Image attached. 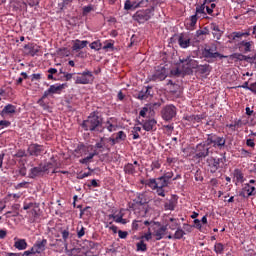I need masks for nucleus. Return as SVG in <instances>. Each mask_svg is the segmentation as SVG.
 Returning a JSON list of instances; mask_svg holds the SVG:
<instances>
[{
  "label": "nucleus",
  "mask_w": 256,
  "mask_h": 256,
  "mask_svg": "<svg viewBox=\"0 0 256 256\" xmlns=\"http://www.w3.org/2000/svg\"><path fill=\"white\" fill-rule=\"evenodd\" d=\"M84 131H95L96 133H103V117L99 112H92L86 120L82 123Z\"/></svg>",
  "instance_id": "nucleus-1"
},
{
  "label": "nucleus",
  "mask_w": 256,
  "mask_h": 256,
  "mask_svg": "<svg viewBox=\"0 0 256 256\" xmlns=\"http://www.w3.org/2000/svg\"><path fill=\"white\" fill-rule=\"evenodd\" d=\"M151 201V196L148 193H138L136 198L134 199V203L132 204V208L134 211L139 209L140 217H145L147 213H149V202Z\"/></svg>",
  "instance_id": "nucleus-2"
},
{
  "label": "nucleus",
  "mask_w": 256,
  "mask_h": 256,
  "mask_svg": "<svg viewBox=\"0 0 256 256\" xmlns=\"http://www.w3.org/2000/svg\"><path fill=\"white\" fill-rule=\"evenodd\" d=\"M227 161V157H225V153L222 154V158H215L213 156L208 157L206 159L205 165L211 173H217L219 169H223V165Z\"/></svg>",
  "instance_id": "nucleus-3"
},
{
  "label": "nucleus",
  "mask_w": 256,
  "mask_h": 256,
  "mask_svg": "<svg viewBox=\"0 0 256 256\" xmlns=\"http://www.w3.org/2000/svg\"><path fill=\"white\" fill-rule=\"evenodd\" d=\"M76 85H93L95 81V75L89 69H85L83 72H79L73 77Z\"/></svg>",
  "instance_id": "nucleus-4"
},
{
  "label": "nucleus",
  "mask_w": 256,
  "mask_h": 256,
  "mask_svg": "<svg viewBox=\"0 0 256 256\" xmlns=\"http://www.w3.org/2000/svg\"><path fill=\"white\" fill-rule=\"evenodd\" d=\"M206 141L208 145H212L214 149H219V151H223L227 147V139L217 134H208Z\"/></svg>",
  "instance_id": "nucleus-5"
},
{
  "label": "nucleus",
  "mask_w": 256,
  "mask_h": 256,
  "mask_svg": "<svg viewBox=\"0 0 256 256\" xmlns=\"http://www.w3.org/2000/svg\"><path fill=\"white\" fill-rule=\"evenodd\" d=\"M144 185L152 189V191H155L157 187H169V181L165 179V177L161 176L158 178H150L148 180H145Z\"/></svg>",
  "instance_id": "nucleus-6"
},
{
  "label": "nucleus",
  "mask_w": 256,
  "mask_h": 256,
  "mask_svg": "<svg viewBox=\"0 0 256 256\" xmlns=\"http://www.w3.org/2000/svg\"><path fill=\"white\" fill-rule=\"evenodd\" d=\"M155 11V7L148 8L146 10H138L134 15L133 19L134 21H137V23H145L153 17V13Z\"/></svg>",
  "instance_id": "nucleus-7"
},
{
  "label": "nucleus",
  "mask_w": 256,
  "mask_h": 256,
  "mask_svg": "<svg viewBox=\"0 0 256 256\" xmlns=\"http://www.w3.org/2000/svg\"><path fill=\"white\" fill-rule=\"evenodd\" d=\"M209 145L210 144L207 143V140L197 144L195 148V159L203 161V159L209 157V154L211 153V151H209Z\"/></svg>",
  "instance_id": "nucleus-8"
},
{
  "label": "nucleus",
  "mask_w": 256,
  "mask_h": 256,
  "mask_svg": "<svg viewBox=\"0 0 256 256\" xmlns=\"http://www.w3.org/2000/svg\"><path fill=\"white\" fill-rule=\"evenodd\" d=\"M53 167V163L47 162L45 164H40L39 166L33 167L30 169V172L28 174V177L30 179H36V177H39L42 173H47L49 169Z\"/></svg>",
  "instance_id": "nucleus-9"
},
{
  "label": "nucleus",
  "mask_w": 256,
  "mask_h": 256,
  "mask_svg": "<svg viewBox=\"0 0 256 256\" xmlns=\"http://www.w3.org/2000/svg\"><path fill=\"white\" fill-rule=\"evenodd\" d=\"M47 247V239L37 240L30 250L24 252V255H40Z\"/></svg>",
  "instance_id": "nucleus-10"
},
{
  "label": "nucleus",
  "mask_w": 256,
  "mask_h": 256,
  "mask_svg": "<svg viewBox=\"0 0 256 256\" xmlns=\"http://www.w3.org/2000/svg\"><path fill=\"white\" fill-rule=\"evenodd\" d=\"M161 115L164 121H172L177 116V107L173 104H168L162 108Z\"/></svg>",
  "instance_id": "nucleus-11"
},
{
  "label": "nucleus",
  "mask_w": 256,
  "mask_h": 256,
  "mask_svg": "<svg viewBox=\"0 0 256 256\" xmlns=\"http://www.w3.org/2000/svg\"><path fill=\"white\" fill-rule=\"evenodd\" d=\"M204 59H227L226 55L217 52V46L207 47L202 52Z\"/></svg>",
  "instance_id": "nucleus-12"
},
{
  "label": "nucleus",
  "mask_w": 256,
  "mask_h": 256,
  "mask_svg": "<svg viewBox=\"0 0 256 256\" xmlns=\"http://www.w3.org/2000/svg\"><path fill=\"white\" fill-rule=\"evenodd\" d=\"M153 236L156 237V241H161L167 235V226H161L159 223H153L151 225Z\"/></svg>",
  "instance_id": "nucleus-13"
},
{
  "label": "nucleus",
  "mask_w": 256,
  "mask_h": 256,
  "mask_svg": "<svg viewBox=\"0 0 256 256\" xmlns=\"http://www.w3.org/2000/svg\"><path fill=\"white\" fill-rule=\"evenodd\" d=\"M67 87V84H54L51 85L46 91H44L43 99H47L49 95H61L63 89Z\"/></svg>",
  "instance_id": "nucleus-14"
},
{
  "label": "nucleus",
  "mask_w": 256,
  "mask_h": 256,
  "mask_svg": "<svg viewBox=\"0 0 256 256\" xmlns=\"http://www.w3.org/2000/svg\"><path fill=\"white\" fill-rule=\"evenodd\" d=\"M27 152L31 157H39L45 153V146L40 144H30L28 146Z\"/></svg>",
  "instance_id": "nucleus-15"
},
{
  "label": "nucleus",
  "mask_w": 256,
  "mask_h": 256,
  "mask_svg": "<svg viewBox=\"0 0 256 256\" xmlns=\"http://www.w3.org/2000/svg\"><path fill=\"white\" fill-rule=\"evenodd\" d=\"M167 79V70L160 68L154 71V73L148 76V81H165Z\"/></svg>",
  "instance_id": "nucleus-16"
},
{
  "label": "nucleus",
  "mask_w": 256,
  "mask_h": 256,
  "mask_svg": "<svg viewBox=\"0 0 256 256\" xmlns=\"http://www.w3.org/2000/svg\"><path fill=\"white\" fill-rule=\"evenodd\" d=\"M238 49L241 53H251L255 49V42L253 40H242L238 43Z\"/></svg>",
  "instance_id": "nucleus-17"
},
{
  "label": "nucleus",
  "mask_w": 256,
  "mask_h": 256,
  "mask_svg": "<svg viewBox=\"0 0 256 256\" xmlns=\"http://www.w3.org/2000/svg\"><path fill=\"white\" fill-rule=\"evenodd\" d=\"M138 125H142L144 131H157V120L153 118L142 122L138 121Z\"/></svg>",
  "instance_id": "nucleus-18"
},
{
  "label": "nucleus",
  "mask_w": 256,
  "mask_h": 256,
  "mask_svg": "<svg viewBox=\"0 0 256 256\" xmlns=\"http://www.w3.org/2000/svg\"><path fill=\"white\" fill-rule=\"evenodd\" d=\"M90 151L92 152H88L87 156L79 160L80 165H89L90 163H93L94 157H97V155H99V152L93 149V146H90Z\"/></svg>",
  "instance_id": "nucleus-19"
},
{
  "label": "nucleus",
  "mask_w": 256,
  "mask_h": 256,
  "mask_svg": "<svg viewBox=\"0 0 256 256\" xmlns=\"http://www.w3.org/2000/svg\"><path fill=\"white\" fill-rule=\"evenodd\" d=\"M15 113H17V106L13 104H7L0 112V117L5 119V117H7L8 115H15Z\"/></svg>",
  "instance_id": "nucleus-20"
},
{
  "label": "nucleus",
  "mask_w": 256,
  "mask_h": 256,
  "mask_svg": "<svg viewBox=\"0 0 256 256\" xmlns=\"http://www.w3.org/2000/svg\"><path fill=\"white\" fill-rule=\"evenodd\" d=\"M91 147L85 146L84 144H79L74 150L75 157H85L89 155Z\"/></svg>",
  "instance_id": "nucleus-21"
},
{
  "label": "nucleus",
  "mask_w": 256,
  "mask_h": 256,
  "mask_svg": "<svg viewBox=\"0 0 256 256\" xmlns=\"http://www.w3.org/2000/svg\"><path fill=\"white\" fill-rule=\"evenodd\" d=\"M180 61L187 66V69H197V67H199V62H197V60L193 59L191 56H187Z\"/></svg>",
  "instance_id": "nucleus-22"
},
{
  "label": "nucleus",
  "mask_w": 256,
  "mask_h": 256,
  "mask_svg": "<svg viewBox=\"0 0 256 256\" xmlns=\"http://www.w3.org/2000/svg\"><path fill=\"white\" fill-rule=\"evenodd\" d=\"M216 7H217L216 3L206 4L207 15H211V17H219L220 13H219V10L216 9Z\"/></svg>",
  "instance_id": "nucleus-23"
},
{
  "label": "nucleus",
  "mask_w": 256,
  "mask_h": 256,
  "mask_svg": "<svg viewBox=\"0 0 256 256\" xmlns=\"http://www.w3.org/2000/svg\"><path fill=\"white\" fill-rule=\"evenodd\" d=\"M39 211H41V209L39 208V204L37 203L30 210V215H31V217L29 219L30 223H35L37 221V219H39Z\"/></svg>",
  "instance_id": "nucleus-24"
},
{
  "label": "nucleus",
  "mask_w": 256,
  "mask_h": 256,
  "mask_svg": "<svg viewBox=\"0 0 256 256\" xmlns=\"http://www.w3.org/2000/svg\"><path fill=\"white\" fill-rule=\"evenodd\" d=\"M205 9H207V4L203 0V3L201 5L196 6L195 15L202 17V19H209V17L207 16V13L205 12Z\"/></svg>",
  "instance_id": "nucleus-25"
},
{
  "label": "nucleus",
  "mask_w": 256,
  "mask_h": 256,
  "mask_svg": "<svg viewBox=\"0 0 256 256\" xmlns=\"http://www.w3.org/2000/svg\"><path fill=\"white\" fill-rule=\"evenodd\" d=\"M210 29L213 31L212 34L214 39H216L217 41H219L221 37H223V31L219 29V25L212 23L210 25Z\"/></svg>",
  "instance_id": "nucleus-26"
},
{
  "label": "nucleus",
  "mask_w": 256,
  "mask_h": 256,
  "mask_svg": "<svg viewBox=\"0 0 256 256\" xmlns=\"http://www.w3.org/2000/svg\"><path fill=\"white\" fill-rule=\"evenodd\" d=\"M87 45H89V41L76 39L72 46V50L79 51L81 49H85V47H87Z\"/></svg>",
  "instance_id": "nucleus-27"
},
{
  "label": "nucleus",
  "mask_w": 256,
  "mask_h": 256,
  "mask_svg": "<svg viewBox=\"0 0 256 256\" xmlns=\"http://www.w3.org/2000/svg\"><path fill=\"white\" fill-rule=\"evenodd\" d=\"M178 45L181 49H187L191 46V39L189 37H184V35L181 34L178 38Z\"/></svg>",
  "instance_id": "nucleus-28"
},
{
  "label": "nucleus",
  "mask_w": 256,
  "mask_h": 256,
  "mask_svg": "<svg viewBox=\"0 0 256 256\" xmlns=\"http://www.w3.org/2000/svg\"><path fill=\"white\" fill-rule=\"evenodd\" d=\"M149 97H151V86L144 87L138 93V99H140V101H145V99H149Z\"/></svg>",
  "instance_id": "nucleus-29"
},
{
  "label": "nucleus",
  "mask_w": 256,
  "mask_h": 256,
  "mask_svg": "<svg viewBox=\"0 0 256 256\" xmlns=\"http://www.w3.org/2000/svg\"><path fill=\"white\" fill-rule=\"evenodd\" d=\"M14 247L18 249V251H25V249H27V240L15 238Z\"/></svg>",
  "instance_id": "nucleus-30"
},
{
  "label": "nucleus",
  "mask_w": 256,
  "mask_h": 256,
  "mask_svg": "<svg viewBox=\"0 0 256 256\" xmlns=\"http://www.w3.org/2000/svg\"><path fill=\"white\" fill-rule=\"evenodd\" d=\"M234 179L236 183H244L245 182V176L243 175V172L241 169L236 168L233 172Z\"/></svg>",
  "instance_id": "nucleus-31"
},
{
  "label": "nucleus",
  "mask_w": 256,
  "mask_h": 256,
  "mask_svg": "<svg viewBox=\"0 0 256 256\" xmlns=\"http://www.w3.org/2000/svg\"><path fill=\"white\" fill-rule=\"evenodd\" d=\"M196 69L201 75H209L211 73V66L209 64L198 65Z\"/></svg>",
  "instance_id": "nucleus-32"
},
{
  "label": "nucleus",
  "mask_w": 256,
  "mask_h": 256,
  "mask_svg": "<svg viewBox=\"0 0 256 256\" xmlns=\"http://www.w3.org/2000/svg\"><path fill=\"white\" fill-rule=\"evenodd\" d=\"M112 121H113V118H109L105 122V126L103 128V129H107V131H109V133H113V131H117V126L114 125V123Z\"/></svg>",
  "instance_id": "nucleus-33"
},
{
  "label": "nucleus",
  "mask_w": 256,
  "mask_h": 256,
  "mask_svg": "<svg viewBox=\"0 0 256 256\" xmlns=\"http://www.w3.org/2000/svg\"><path fill=\"white\" fill-rule=\"evenodd\" d=\"M124 173H126V175H135L137 171L132 163H128L124 166Z\"/></svg>",
  "instance_id": "nucleus-34"
},
{
  "label": "nucleus",
  "mask_w": 256,
  "mask_h": 256,
  "mask_svg": "<svg viewBox=\"0 0 256 256\" xmlns=\"http://www.w3.org/2000/svg\"><path fill=\"white\" fill-rule=\"evenodd\" d=\"M24 49H28L29 55H31V57H35V55L39 53V48L37 46L25 45Z\"/></svg>",
  "instance_id": "nucleus-35"
},
{
  "label": "nucleus",
  "mask_w": 256,
  "mask_h": 256,
  "mask_svg": "<svg viewBox=\"0 0 256 256\" xmlns=\"http://www.w3.org/2000/svg\"><path fill=\"white\" fill-rule=\"evenodd\" d=\"M90 49H93L94 51H101L103 49V44L101 43V40H96L92 42L89 45Z\"/></svg>",
  "instance_id": "nucleus-36"
},
{
  "label": "nucleus",
  "mask_w": 256,
  "mask_h": 256,
  "mask_svg": "<svg viewBox=\"0 0 256 256\" xmlns=\"http://www.w3.org/2000/svg\"><path fill=\"white\" fill-rule=\"evenodd\" d=\"M60 233L62 235L63 242L65 245H67V241H69V237H71V233L69 232V229H61Z\"/></svg>",
  "instance_id": "nucleus-37"
},
{
  "label": "nucleus",
  "mask_w": 256,
  "mask_h": 256,
  "mask_svg": "<svg viewBox=\"0 0 256 256\" xmlns=\"http://www.w3.org/2000/svg\"><path fill=\"white\" fill-rule=\"evenodd\" d=\"M214 251L217 255H223L225 251V245H223V243H216L214 245Z\"/></svg>",
  "instance_id": "nucleus-38"
},
{
  "label": "nucleus",
  "mask_w": 256,
  "mask_h": 256,
  "mask_svg": "<svg viewBox=\"0 0 256 256\" xmlns=\"http://www.w3.org/2000/svg\"><path fill=\"white\" fill-rule=\"evenodd\" d=\"M248 56H245L241 53H234L230 55V59H234L235 61H247Z\"/></svg>",
  "instance_id": "nucleus-39"
},
{
  "label": "nucleus",
  "mask_w": 256,
  "mask_h": 256,
  "mask_svg": "<svg viewBox=\"0 0 256 256\" xmlns=\"http://www.w3.org/2000/svg\"><path fill=\"white\" fill-rule=\"evenodd\" d=\"M124 9L126 11H131V9H137V2H130V0H126L124 4Z\"/></svg>",
  "instance_id": "nucleus-40"
},
{
  "label": "nucleus",
  "mask_w": 256,
  "mask_h": 256,
  "mask_svg": "<svg viewBox=\"0 0 256 256\" xmlns=\"http://www.w3.org/2000/svg\"><path fill=\"white\" fill-rule=\"evenodd\" d=\"M136 251H141L142 253H145V251H147V244H145V242L141 240L136 244Z\"/></svg>",
  "instance_id": "nucleus-41"
},
{
  "label": "nucleus",
  "mask_w": 256,
  "mask_h": 256,
  "mask_svg": "<svg viewBox=\"0 0 256 256\" xmlns=\"http://www.w3.org/2000/svg\"><path fill=\"white\" fill-rule=\"evenodd\" d=\"M154 7L155 5H153V2H151V0H142L138 3H136V7Z\"/></svg>",
  "instance_id": "nucleus-42"
},
{
  "label": "nucleus",
  "mask_w": 256,
  "mask_h": 256,
  "mask_svg": "<svg viewBox=\"0 0 256 256\" xmlns=\"http://www.w3.org/2000/svg\"><path fill=\"white\" fill-rule=\"evenodd\" d=\"M83 215L89 217L91 215V207L86 206L85 208L80 210V219H83Z\"/></svg>",
  "instance_id": "nucleus-43"
},
{
  "label": "nucleus",
  "mask_w": 256,
  "mask_h": 256,
  "mask_svg": "<svg viewBox=\"0 0 256 256\" xmlns=\"http://www.w3.org/2000/svg\"><path fill=\"white\" fill-rule=\"evenodd\" d=\"M184 235H186L185 231L181 227H178L174 233V239H183Z\"/></svg>",
  "instance_id": "nucleus-44"
},
{
  "label": "nucleus",
  "mask_w": 256,
  "mask_h": 256,
  "mask_svg": "<svg viewBox=\"0 0 256 256\" xmlns=\"http://www.w3.org/2000/svg\"><path fill=\"white\" fill-rule=\"evenodd\" d=\"M143 227V221L141 220H134L132 222V229L133 231H138V229H141Z\"/></svg>",
  "instance_id": "nucleus-45"
},
{
  "label": "nucleus",
  "mask_w": 256,
  "mask_h": 256,
  "mask_svg": "<svg viewBox=\"0 0 256 256\" xmlns=\"http://www.w3.org/2000/svg\"><path fill=\"white\" fill-rule=\"evenodd\" d=\"M115 223H121V225H127V220L123 218V214H117L115 219Z\"/></svg>",
  "instance_id": "nucleus-46"
},
{
  "label": "nucleus",
  "mask_w": 256,
  "mask_h": 256,
  "mask_svg": "<svg viewBox=\"0 0 256 256\" xmlns=\"http://www.w3.org/2000/svg\"><path fill=\"white\" fill-rule=\"evenodd\" d=\"M241 37H245L243 32H233L229 35V39H232V41H235V39H241Z\"/></svg>",
  "instance_id": "nucleus-47"
},
{
  "label": "nucleus",
  "mask_w": 256,
  "mask_h": 256,
  "mask_svg": "<svg viewBox=\"0 0 256 256\" xmlns=\"http://www.w3.org/2000/svg\"><path fill=\"white\" fill-rule=\"evenodd\" d=\"M244 190L247 192L249 197H251V195H255V186L246 184Z\"/></svg>",
  "instance_id": "nucleus-48"
},
{
  "label": "nucleus",
  "mask_w": 256,
  "mask_h": 256,
  "mask_svg": "<svg viewBox=\"0 0 256 256\" xmlns=\"http://www.w3.org/2000/svg\"><path fill=\"white\" fill-rule=\"evenodd\" d=\"M115 138L117 139V142L119 143L120 141H125V139H127V134H125L124 131H119L116 134Z\"/></svg>",
  "instance_id": "nucleus-49"
},
{
  "label": "nucleus",
  "mask_w": 256,
  "mask_h": 256,
  "mask_svg": "<svg viewBox=\"0 0 256 256\" xmlns=\"http://www.w3.org/2000/svg\"><path fill=\"white\" fill-rule=\"evenodd\" d=\"M153 229L151 227L148 228V232L142 236V239H145L146 241H151L153 239Z\"/></svg>",
  "instance_id": "nucleus-50"
},
{
  "label": "nucleus",
  "mask_w": 256,
  "mask_h": 256,
  "mask_svg": "<svg viewBox=\"0 0 256 256\" xmlns=\"http://www.w3.org/2000/svg\"><path fill=\"white\" fill-rule=\"evenodd\" d=\"M164 208L165 211H175V203H173V201L166 202Z\"/></svg>",
  "instance_id": "nucleus-51"
},
{
  "label": "nucleus",
  "mask_w": 256,
  "mask_h": 256,
  "mask_svg": "<svg viewBox=\"0 0 256 256\" xmlns=\"http://www.w3.org/2000/svg\"><path fill=\"white\" fill-rule=\"evenodd\" d=\"M37 202H24L23 209L24 211L31 210L33 207H35Z\"/></svg>",
  "instance_id": "nucleus-52"
},
{
  "label": "nucleus",
  "mask_w": 256,
  "mask_h": 256,
  "mask_svg": "<svg viewBox=\"0 0 256 256\" xmlns=\"http://www.w3.org/2000/svg\"><path fill=\"white\" fill-rule=\"evenodd\" d=\"M199 19V16L197 14H194L190 17V27H195L197 25V20Z\"/></svg>",
  "instance_id": "nucleus-53"
},
{
  "label": "nucleus",
  "mask_w": 256,
  "mask_h": 256,
  "mask_svg": "<svg viewBox=\"0 0 256 256\" xmlns=\"http://www.w3.org/2000/svg\"><path fill=\"white\" fill-rule=\"evenodd\" d=\"M85 236V227L81 226L80 228L77 227V237L78 239H81Z\"/></svg>",
  "instance_id": "nucleus-54"
},
{
  "label": "nucleus",
  "mask_w": 256,
  "mask_h": 256,
  "mask_svg": "<svg viewBox=\"0 0 256 256\" xmlns=\"http://www.w3.org/2000/svg\"><path fill=\"white\" fill-rule=\"evenodd\" d=\"M106 228L107 229H110V231H113V233H119V231H117V226L113 225V221L109 222L107 225H106Z\"/></svg>",
  "instance_id": "nucleus-55"
},
{
  "label": "nucleus",
  "mask_w": 256,
  "mask_h": 256,
  "mask_svg": "<svg viewBox=\"0 0 256 256\" xmlns=\"http://www.w3.org/2000/svg\"><path fill=\"white\" fill-rule=\"evenodd\" d=\"M155 169H161V162L159 160H155L151 164V170L155 171Z\"/></svg>",
  "instance_id": "nucleus-56"
},
{
  "label": "nucleus",
  "mask_w": 256,
  "mask_h": 256,
  "mask_svg": "<svg viewBox=\"0 0 256 256\" xmlns=\"http://www.w3.org/2000/svg\"><path fill=\"white\" fill-rule=\"evenodd\" d=\"M95 149H103L105 147V138H101L100 142L95 144Z\"/></svg>",
  "instance_id": "nucleus-57"
},
{
  "label": "nucleus",
  "mask_w": 256,
  "mask_h": 256,
  "mask_svg": "<svg viewBox=\"0 0 256 256\" xmlns=\"http://www.w3.org/2000/svg\"><path fill=\"white\" fill-rule=\"evenodd\" d=\"M155 191L159 197H165V188L158 186Z\"/></svg>",
  "instance_id": "nucleus-58"
},
{
  "label": "nucleus",
  "mask_w": 256,
  "mask_h": 256,
  "mask_svg": "<svg viewBox=\"0 0 256 256\" xmlns=\"http://www.w3.org/2000/svg\"><path fill=\"white\" fill-rule=\"evenodd\" d=\"M0 127H1V129L11 127V122L9 120H1L0 121Z\"/></svg>",
  "instance_id": "nucleus-59"
},
{
  "label": "nucleus",
  "mask_w": 256,
  "mask_h": 256,
  "mask_svg": "<svg viewBox=\"0 0 256 256\" xmlns=\"http://www.w3.org/2000/svg\"><path fill=\"white\" fill-rule=\"evenodd\" d=\"M92 10H93V5L84 6L82 14L85 16L88 13H91Z\"/></svg>",
  "instance_id": "nucleus-60"
},
{
  "label": "nucleus",
  "mask_w": 256,
  "mask_h": 256,
  "mask_svg": "<svg viewBox=\"0 0 256 256\" xmlns=\"http://www.w3.org/2000/svg\"><path fill=\"white\" fill-rule=\"evenodd\" d=\"M128 235H129V232H127V231H122V230L118 231V237L120 239H127Z\"/></svg>",
  "instance_id": "nucleus-61"
},
{
  "label": "nucleus",
  "mask_w": 256,
  "mask_h": 256,
  "mask_svg": "<svg viewBox=\"0 0 256 256\" xmlns=\"http://www.w3.org/2000/svg\"><path fill=\"white\" fill-rule=\"evenodd\" d=\"M233 123H234V128L236 130H238L240 127L243 126V122L241 121V119H238V120L236 119L233 121Z\"/></svg>",
  "instance_id": "nucleus-62"
},
{
  "label": "nucleus",
  "mask_w": 256,
  "mask_h": 256,
  "mask_svg": "<svg viewBox=\"0 0 256 256\" xmlns=\"http://www.w3.org/2000/svg\"><path fill=\"white\" fill-rule=\"evenodd\" d=\"M247 63H253L254 65L256 64V52L253 56H248Z\"/></svg>",
  "instance_id": "nucleus-63"
},
{
  "label": "nucleus",
  "mask_w": 256,
  "mask_h": 256,
  "mask_svg": "<svg viewBox=\"0 0 256 256\" xmlns=\"http://www.w3.org/2000/svg\"><path fill=\"white\" fill-rule=\"evenodd\" d=\"M251 93H254L256 95V82L250 84V88H248Z\"/></svg>",
  "instance_id": "nucleus-64"
}]
</instances>
